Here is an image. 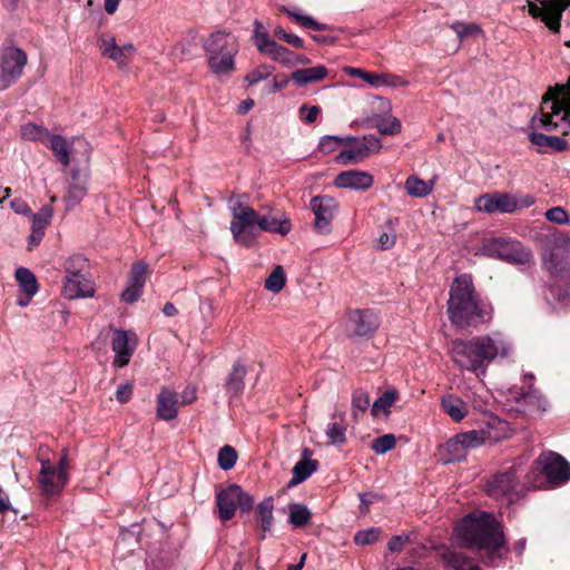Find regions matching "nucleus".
<instances>
[{
    "instance_id": "nucleus-2",
    "label": "nucleus",
    "mask_w": 570,
    "mask_h": 570,
    "mask_svg": "<svg viewBox=\"0 0 570 570\" xmlns=\"http://www.w3.org/2000/svg\"><path fill=\"white\" fill-rule=\"evenodd\" d=\"M453 535L460 546L487 550L483 560L487 566H497L502 557L501 549L505 543L502 528L490 513L475 512L464 517Z\"/></svg>"
},
{
    "instance_id": "nucleus-49",
    "label": "nucleus",
    "mask_w": 570,
    "mask_h": 570,
    "mask_svg": "<svg viewBox=\"0 0 570 570\" xmlns=\"http://www.w3.org/2000/svg\"><path fill=\"white\" fill-rule=\"evenodd\" d=\"M376 128L382 135H395L401 131L402 125L397 118L390 116L381 119L376 124Z\"/></svg>"
},
{
    "instance_id": "nucleus-53",
    "label": "nucleus",
    "mask_w": 570,
    "mask_h": 570,
    "mask_svg": "<svg viewBox=\"0 0 570 570\" xmlns=\"http://www.w3.org/2000/svg\"><path fill=\"white\" fill-rule=\"evenodd\" d=\"M147 265L144 262H137L132 265L129 283L144 287L146 283Z\"/></svg>"
},
{
    "instance_id": "nucleus-61",
    "label": "nucleus",
    "mask_w": 570,
    "mask_h": 570,
    "mask_svg": "<svg viewBox=\"0 0 570 570\" xmlns=\"http://www.w3.org/2000/svg\"><path fill=\"white\" fill-rule=\"evenodd\" d=\"M561 249L556 248L548 257L544 258V265L551 273H557L560 265Z\"/></svg>"
},
{
    "instance_id": "nucleus-45",
    "label": "nucleus",
    "mask_w": 570,
    "mask_h": 570,
    "mask_svg": "<svg viewBox=\"0 0 570 570\" xmlns=\"http://www.w3.org/2000/svg\"><path fill=\"white\" fill-rule=\"evenodd\" d=\"M237 460V453L230 445L223 446L218 452V465L222 470L232 469Z\"/></svg>"
},
{
    "instance_id": "nucleus-48",
    "label": "nucleus",
    "mask_w": 570,
    "mask_h": 570,
    "mask_svg": "<svg viewBox=\"0 0 570 570\" xmlns=\"http://www.w3.org/2000/svg\"><path fill=\"white\" fill-rule=\"evenodd\" d=\"M88 267L87 259L81 255L71 256L65 264L66 276L85 273Z\"/></svg>"
},
{
    "instance_id": "nucleus-17",
    "label": "nucleus",
    "mask_w": 570,
    "mask_h": 570,
    "mask_svg": "<svg viewBox=\"0 0 570 570\" xmlns=\"http://www.w3.org/2000/svg\"><path fill=\"white\" fill-rule=\"evenodd\" d=\"M137 346V335L132 331L116 330L111 342L115 352L114 364L122 367L127 365Z\"/></svg>"
},
{
    "instance_id": "nucleus-21",
    "label": "nucleus",
    "mask_w": 570,
    "mask_h": 570,
    "mask_svg": "<svg viewBox=\"0 0 570 570\" xmlns=\"http://www.w3.org/2000/svg\"><path fill=\"white\" fill-rule=\"evenodd\" d=\"M348 321L352 324V334L356 336L372 335L380 326V318L371 309H356L348 314Z\"/></svg>"
},
{
    "instance_id": "nucleus-3",
    "label": "nucleus",
    "mask_w": 570,
    "mask_h": 570,
    "mask_svg": "<svg viewBox=\"0 0 570 570\" xmlns=\"http://www.w3.org/2000/svg\"><path fill=\"white\" fill-rule=\"evenodd\" d=\"M511 344L500 333L475 336L471 340H456L451 344L452 361L462 370L478 373L497 360L507 357Z\"/></svg>"
},
{
    "instance_id": "nucleus-6",
    "label": "nucleus",
    "mask_w": 570,
    "mask_h": 570,
    "mask_svg": "<svg viewBox=\"0 0 570 570\" xmlns=\"http://www.w3.org/2000/svg\"><path fill=\"white\" fill-rule=\"evenodd\" d=\"M228 208L233 216L230 232L235 242L245 247L254 245L257 237L259 212L249 205L245 194L230 196Z\"/></svg>"
},
{
    "instance_id": "nucleus-39",
    "label": "nucleus",
    "mask_w": 570,
    "mask_h": 570,
    "mask_svg": "<svg viewBox=\"0 0 570 570\" xmlns=\"http://www.w3.org/2000/svg\"><path fill=\"white\" fill-rule=\"evenodd\" d=\"M404 188L410 196L422 198L432 191L433 184L424 181L416 176H410L405 180Z\"/></svg>"
},
{
    "instance_id": "nucleus-63",
    "label": "nucleus",
    "mask_w": 570,
    "mask_h": 570,
    "mask_svg": "<svg viewBox=\"0 0 570 570\" xmlns=\"http://www.w3.org/2000/svg\"><path fill=\"white\" fill-rule=\"evenodd\" d=\"M409 85V81L403 79L400 76L391 75V73H384V87H406Z\"/></svg>"
},
{
    "instance_id": "nucleus-13",
    "label": "nucleus",
    "mask_w": 570,
    "mask_h": 570,
    "mask_svg": "<svg viewBox=\"0 0 570 570\" xmlns=\"http://www.w3.org/2000/svg\"><path fill=\"white\" fill-rule=\"evenodd\" d=\"M382 149L380 138L373 135H366L362 138L348 137L344 142V149L335 157L336 163L348 165L362 161Z\"/></svg>"
},
{
    "instance_id": "nucleus-16",
    "label": "nucleus",
    "mask_w": 570,
    "mask_h": 570,
    "mask_svg": "<svg viewBox=\"0 0 570 570\" xmlns=\"http://www.w3.org/2000/svg\"><path fill=\"white\" fill-rule=\"evenodd\" d=\"M309 205L315 216L314 228L320 234H327L337 209L336 200L330 196H315Z\"/></svg>"
},
{
    "instance_id": "nucleus-59",
    "label": "nucleus",
    "mask_w": 570,
    "mask_h": 570,
    "mask_svg": "<svg viewBox=\"0 0 570 570\" xmlns=\"http://www.w3.org/2000/svg\"><path fill=\"white\" fill-rule=\"evenodd\" d=\"M141 286L128 283L127 287L121 293V299L126 303L136 302L142 293Z\"/></svg>"
},
{
    "instance_id": "nucleus-31",
    "label": "nucleus",
    "mask_w": 570,
    "mask_h": 570,
    "mask_svg": "<svg viewBox=\"0 0 570 570\" xmlns=\"http://www.w3.org/2000/svg\"><path fill=\"white\" fill-rule=\"evenodd\" d=\"M400 399V393L394 387H389L386 391L380 395L371 407V414L375 417L390 415L391 406Z\"/></svg>"
},
{
    "instance_id": "nucleus-41",
    "label": "nucleus",
    "mask_w": 570,
    "mask_h": 570,
    "mask_svg": "<svg viewBox=\"0 0 570 570\" xmlns=\"http://www.w3.org/2000/svg\"><path fill=\"white\" fill-rule=\"evenodd\" d=\"M20 134L23 139L47 144L50 132L42 126L36 124H26L21 127Z\"/></svg>"
},
{
    "instance_id": "nucleus-58",
    "label": "nucleus",
    "mask_w": 570,
    "mask_h": 570,
    "mask_svg": "<svg viewBox=\"0 0 570 570\" xmlns=\"http://www.w3.org/2000/svg\"><path fill=\"white\" fill-rule=\"evenodd\" d=\"M342 142L343 139L336 136H325L320 140L318 149L325 154H330L334 151Z\"/></svg>"
},
{
    "instance_id": "nucleus-10",
    "label": "nucleus",
    "mask_w": 570,
    "mask_h": 570,
    "mask_svg": "<svg viewBox=\"0 0 570 570\" xmlns=\"http://www.w3.org/2000/svg\"><path fill=\"white\" fill-rule=\"evenodd\" d=\"M535 469L529 471L531 479H542L553 485H560L570 480V464L558 453H542L535 461Z\"/></svg>"
},
{
    "instance_id": "nucleus-64",
    "label": "nucleus",
    "mask_w": 570,
    "mask_h": 570,
    "mask_svg": "<svg viewBox=\"0 0 570 570\" xmlns=\"http://www.w3.org/2000/svg\"><path fill=\"white\" fill-rule=\"evenodd\" d=\"M548 4L557 13V19H562L563 12L570 6V0H549Z\"/></svg>"
},
{
    "instance_id": "nucleus-54",
    "label": "nucleus",
    "mask_w": 570,
    "mask_h": 570,
    "mask_svg": "<svg viewBox=\"0 0 570 570\" xmlns=\"http://www.w3.org/2000/svg\"><path fill=\"white\" fill-rule=\"evenodd\" d=\"M460 39L475 36L481 32V28L475 23L455 22L451 26Z\"/></svg>"
},
{
    "instance_id": "nucleus-55",
    "label": "nucleus",
    "mask_w": 570,
    "mask_h": 570,
    "mask_svg": "<svg viewBox=\"0 0 570 570\" xmlns=\"http://www.w3.org/2000/svg\"><path fill=\"white\" fill-rule=\"evenodd\" d=\"M544 216L549 222L559 225L567 224L569 222L568 213L560 206L548 209Z\"/></svg>"
},
{
    "instance_id": "nucleus-51",
    "label": "nucleus",
    "mask_w": 570,
    "mask_h": 570,
    "mask_svg": "<svg viewBox=\"0 0 570 570\" xmlns=\"http://www.w3.org/2000/svg\"><path fill=\"white\" fill-rule=\"evenodd\" d=\"M353 415L356 416L357 412H365L370 407V396L362 390H356L352 396Z\"/></svg>"
},
{
    "instance_id": "nucleus-20",
    "label": "nucleus",
    "mask_w": 570,
    "mask_h": 570,
    "mask_svg": "<svg viewBox=\"0 0 570 570\" xmlns=\"http://www.w3.org/2000/svg\"><path fill=\"white\" fill-rule=\"evenodd\" d=\"M62 293L68 299H77L94 296L95 288L86 273H80L65 276Z\"/></svg>"
},
{
    "instance_id": "nucleus-33",
    "label": "nucleus",
    "mask_w": 570,
    "mask_h": 570,
    "mask_svg": "<svg viewBox=\"0 0 570 570\" xmlns=\"http://www.w3.org/2000/svg\"><path fill=\"white\" fill-rule=\"evenodd\" d=\"M72 183L67 189L65 203L68 209L76 207L86 196L87 187L83 183L79 181V173L73 170L71 174Z\"/></svg>"
},
{
    "instance_id": "nucleus-1",
    "label": "nucleus",
    "mask_w": 570,
    "mask_h": 570,
    "mask_svg": "<svg viewBox=\"0 0 570 570\" xmlns=\"http://www.w3.org/2000/svg\"><path fill=\"white\" fill-rule=\"evenodd\" d=\"M446 305L449 320L458 328L478 327L492 320L491 304L479 298L469 274L454 278Z\"/></svg>"
},
{
    "instance_id": "nucleus-8",
    "label": "nucleus",
    "mask_w": 570,
    "mask_h": 570,
    "mask_svg": "<svg viewBox=\"0 0 570 570\" xmlns=\"http://www.w3.org/2000/svg\"><path fill=\"white\" fill-rule=\"evenodd\" d=\"M483 256L500 259L517 266L533 264V255L519 240L504 237H491L482 242L479 249Z\"/></svg>"
},
{
    "instance_id": "nucleus-11",
    "label": "nucleus",
    "mask_w": 570,
    "mask_h": 570,
    "mask_svg": "<svg viewBox=\"0 0 570 570\" xmlns=\"http://www.w3.org/2000/svg\"><path fill=\"white\" fill-rule=\"evenodd\" d=\"M216 505L219 519L226 522L235 515L237 508L242 512H249L254 505V498L234 483L217 492Z\"/></svg>"
},
{
    "instance_id": "nucleus-15",
    "label": "nucleus",
    "mask_w": 570,
    "mask_h": 570,
    "mask_svg": "<svg viewBox=\"0 0 570 570\" xmlns=\"http://www.w3.org/2000/svg\"><path fill=\"white\" fill-rule=\"evenodd\" d=\"M515 206L514 195L502 191L483 194L474 202L475 209L485 214H511L515 212Z\"/></svg>"
},
{
    "instance_id": "nucleus-9",
    "label": "nucleus",
    "mask_w": 570,
    "mask_h": 570,
    "mask_svg": "<svg viewBox=\"0 0 570 570\" xmlns=\"http://www.w3.org/2000/svg\"><path fill=\"white\" fill-rule=\"evenodd\" d=\"M461 444L469 450L476 449L487 443H497L503 439L509 438L510 426L507 421L498 416H489L484 424L476 430L459 433Z\"/></svg>"
},
{
    "instance_id": "nucleus-46",
    "label": "nucleus",
    "mask_w": 570,
    "mask_h": 570,
    "mask_svg": "<svg viewBox=\"0 0 570 570\" xmlns=\"http://www.w3.org/2000/svg\"><path fill=\"white\" fill-rule=\"evenodd\" d=\"M387 227L386 230H383L377 239L379 248L382 250L389 249L394 246L396 240V234L394 228V220L389 219L386 222Z\"/></svg>"
},
{
    "instance_id": "nucleus-14",
    "label": "nucleus",
    "mask_w": 570,
    "mask_h": 570,
    "mask_svg": "<svg viewBox=\"0 0 570 570\" xmlns=\"http://www.w3.org/2000/svg\"><path fill=\"white\" fill-rule=\"evenodd\" d=\"M41 469L38 474V484L41 493L46 498L59 494L69 481V475L63 471H58L48 459H41Z\"/></svg>"
},
{
    "instance_id": "nucleus-23",
    "label": "nucleus",
    "mask_w": 570,
    "mask_h": 570,
    "mask_svg": "<svg viewBox=\"0 0 570 570\" xmlns=\"http://www.w3.org/2000/svg\"><path fill=\"white\" fill-rule=\"evenodd\" d=\"M511 397L519 404L520 410L529 411L530 413H541L546 411L547 402L539 391L529 387L513 389L510 392Z\"/></svg>"
},
{
    "instance_id": "nucleus-62",
    "label": "nucleus",
    "mask_w": 570,
    "mask_h": 570,
    "mask_svg": "<svg viewBox=\"0 0 570 570\" xmlns=\"http://www.w3.org/2000/svg\"><path fill=\"white\" fill-rule=\"evenodd\" d=\"M132 385L129 383L120 384L116 391V399L120 403H126L131 399Z\"/></svg>"
},
{
    "instance_id": "nucleus-47",
    "label": "nucleus",
    "mask_w": 570,
    "mask_h": 570,
    "mask_svg": "<svg viewBox=\"0 0 570 570\" xmlns=\"http://www.w3.org/2000/svg\"><path fill=\"white\" fill-rule=\"evenodd\" d=\"M331 444H343L346 441L345 426L338 422H332L325 430Z\"/></svg>"
},
{
    "instance_id": "nucleus-12",
    "label": "nucleus",
    "mask_w": 570,
    "mask_h": 570,
    "mask_svg": "<svg viewBox=\"0 0 570 570\" xmlns=\"http://www.w3.org/2000/svg\"><path fill=\"white\" fill-rule=\"evenodd\" d=\"M27 53L14 46L4 48L0 53V91L14 85L27 66Z\"/></svg>"
},
{
    "instance_id": "nucleus-26",
    "label": "nucleus",
    "mask_w": 570,
    "mask_h": 570,
    "mask_svg": "<svg viewBox=\"0 0 570 570\" xmlns=\"http://www.w3.org/2000/svg\"><path fill=\"white\" fill-rule=\"evenodd\" d=\"M274 501L272 497L265 498L255 509V521L259 528V538L263 540L266 538V533L271 531L274 517Z\"/></svg>"
},
{
    "instance_id": "nucleus-50",
    "label": "nucleus",
    "mask_w": 570,
    "mask_h": 570,
    "mask_svg": "<svg viewBox=\"0 0 570 570\" xmlns=\"http://www.w3.org/2000/svg\"><path fill=\"white\" fill-rule=\"evenodd\" d=\"M381 529L370 528L366 530L357 531L354 535V542L358 546L372 544L377 541L381 535Z\"/></svg>"
},
{
    "instance_id": "nucleus-60",
    "label": "nucleus",
    "mask_w": 570,
    "mask_h": 570,
    "mask_svg": "<svg viewBox=\"0 0 570 570\" xmlns=\"http://www.w3.org/2000/svg\"><path fill=\"white\" fill-rule=\"evenodd\" d=\"M411 541L410 534L394 535L387 543L389 551L395 553L400 552L406 543Z\"/></svg>"
},
{
    "instance_id": "nucleus-19",
    "label": "nucleus",
    "mask_w": 570,
    "mask_h": 570,
    "mask_svg": "<svg viewBox=\"0 0 570 570\" xmlns=\"http://www.w3.org/2000/svg\"><path fill=\"white\" fill-rule=\"evenodd\" d=\"M292 229V224L285 213L274 209H268L266 213L259 212L257 219V235L261 232L287 235Z\"/></svg>"
},
{
    "instance_id": "nucleus-35",
    "label": "nucleus",
    "mask_w": 570,
    "mask_h": 570,
    "mask_svg": "<svg viewBox=\"0 0 570 570\" xmlns=\"http://www.w3.org/2000/svg\"><path fill=\"white\" fill-rule=\"evenodd\" d=\"M245 375L246 367L240 363H235L225 384L228 394L237 396L243 392Z\"/></svg>"
},
{
    "instance_id": "nucleus-56",
    "label": "nucleus",
    "mask_w": 570,
    "mask_h": 570,
    "mask_svg": "<svg viewBox=\"0 0 570 570\" xmlns=\"http://www.w3.org/2000/svg\"><path fill=\"white\" fill-rule=\"evenodd\" d=\"M321 114V108L318 106H308L302 105L298 109L299 118L305 124H313Z\"/></svg>"
},
{
    "instance_id": "nucleus-22",
    "label": "nucleus",
    "mask_w": 570,
    "mask_h": 570,
    "mask_svg": "<svg viewBox=\"0 0 570 570\" xmlns=\"http://www.w3.org/2000/svg\"><path fill=\"white\" fill-rule=\"evenodd\" d=\"M257 49L273 60L291 68L293 51L278 45L267 32H257Z\"/></svg>"
},
{
    "instance_id": "nucleus-18",
    "label": "nucleus",
    "mask_w": 570,
    "mask_h": 570,
    "mask_svg": "<svg viewBox=\"0 0 570 570\" xmlns=\"http://www.w3.org/2000/svg\"><path fill=\"white\" fill-rule=\"evenodd\" d=\"M98 47L104 57L114 60L116 63L122 66L134 57L136 48L131 43L118 46L116 38L108 33H102L98 39Z\"/></svg>"
},
{
    "instance_id": "nucleus-27",
    "label": "nucleus",
    "mask_w": 570,
    "mask_h": 570,
    "mask_svg": "<svg viewBox=\"0 0 570 570\" xmlns=\"http://www.w3.org/2000/svg\"><path fill=\"white\" fill-rule=\"evenodd\" d=\"M548 2L549 0H542L540 1L541 6L530 2L529 13L533 18H540L551 31L558 33L561 27V19H557V13L550 8Z\"/></svg>"
},
{
    "instance_id": "nucleus-38",
    "label": "nucleus",
    "mask_w": 570,
    "mask_h": 570,
    "mask_svg": "<svg viewBox=\"0 0 570 570\" xmlns=\"http://www.w3.org/2000/svg\"><path fill=\"white\" fill-rule=\"evenodd\" d=\"M312 518L308 508L301 503H292L288 505V522L295 528L306 525Z\"/></svg>"
},
{
    "instance_id": "nucleus-7",
    "label": "nucleus",
    "mask_w": 570,
    "mask_h": 570,
    "mask_svg": "<svg viewBox=\"0 0 570 570\" xmlns=\"http://www.w3.org/2000/svg\"><path fill=\"white\" fill-rule=\"evenodd\" d=\"M522 464H513L507 471L495 474L487 484V492L493 498H507L512 500L524 490L540 489L543 480L531 479L530 473L524 474Z\"/></svg>"
},
{
    "instance_id": "nucleus-57",
    "label": "nucleus",
    "mask_w": 570,
    "mask_h": 570,
    "mask_svg": "<svg viewBox=\"0 0 570 570\" xmlns=\"http://www.w3.org/2000/svg\"><path fill=\"white\" fill-rule=\"evenodd\" d=\"M557 110L560 112V116L557 117L560 129L564 135L570 136V106H559L557 104Z\"/></svg>"
},
{
    "instance_id": "nucleus-5",
    "label": "nucleus",
    "mask_w": 570,
    "mask_h": 570,
    "mask_svg": "<svg viewBox=\"0 0 570 570\" xmlns=\"http://www.w3.org/2000/svg\"><path fill=\"white\" fill-rule=\"evenodd\" d=\"M210 71L217 77H228L235 71V57L239 46L235 36L225 31L212 33L204 43Z\"/></svg>"
},
{
    "instance_id": "nucleus-42",
    "label": "nucleus",
    "mask_w": 570,
    "mask_h": 570,
    "mask_svg": "<svg viewBox=\"0 0 570 570\" xmlns=\"http://www.w3.org/2000/svg\"><path fill=\"white\" fill-rule=\"evenodd\" d=\"M286 283L285 273L282 266H276L269 276L265 281V288L278 293L281 292Z\"/></svg>"
},
{
    "instance_id": "nucleus-32",
    "label": "nucleus",
    "mask_w": 570,
    "mask_h": 570,
    "mask_svg": "<svg viewBox=\"0 0 570 570\" xmlns=\"http://www.w3.org/2000/svg\"><path fill=\"white\" fill-rule=\"evenodd\" d=\"M281 11L303 28L315 31H324L328 29L327 24L317 22L312 16L304 14L298 8L289 9L283 6Z\"/></svg>"
},
{
    "instance_id": "nucleus-25",
    "label": "nucleus",
    "mask_w": 570,
    "mask_h": 570,
    "mask_svg": "<svg viewBox=\"0 0 570 570\" xmlns=\"http://www.w3.org/2000/svg\"><path fill=\"white\" fill-rule=\"evenodd\" d=\"M156 415L159 420L171 421L178 415V400L174 391L163 387L157 396Z\"/></svg>"
},
{
    "instance_id": "nucleus-29",
    "label": "nucleus",
    "mask_w": 570,
    "mask_h": 570,
    "mask_svg": "<svg viewBox=\"0 0 570 570\" xmlns=\"http://www.w3.org/2000/svg\"><path fill=\"white\" fill-rule=\"evenodd\" d=\"M440 557L450 570H481L472 560L446 547L441 549Z\"/></svg>"
},
{
    "instance_id": "nucleus-40",
    "label": "nucleus",
    "mask_w": 570,
    "mask_h": 570,
    "mask_svg": "<svg viewBox=\"0 0 570 570\" xmlns=\"http://www.w3.org/2000/svg\"><path fill=\"white\" fill-rule=\"evenodd\" d=\"M443 450L446 452V462L463 460L468 454V451L465 446L461 444V440L458 434L444 444Z\"/></svg>"
},
{
    "instance_id": "nucleus-28",
    "label": "nucleus",
    "mask_w": 570,
    "mask_h": 570,
    "mask_svg": "<svg viewBox=\"0 0 570 570\" xmlns=\"http://www.w3.org/2000/svg\"><path fill=\"white\" fill-rule=\"evenodd\" d=\"M328 75V70L325 66L320 65L305 69H297L291 75V80L298 87L306 86L322 81Z\"/></svg>"
},
{
    "instance_id": "nucleus-44",
    "label": "nucleus",
    "mask_w": 570,
    "mask_h": 570,
    "mask_svg": "<svg viewBox=\"0 0 570 570\" xmlns=\"http://www.w3.org/2000/svg\"><path fill=\"white\" fill-rule=\"evenodd\" d=\"M396 439L394 434L387 433L373 440L371 449L376 454H384L395 448Z\"/></svg>"
},
{
    "instance_id": "nucleus-52",
    "label": "nucleus",
    "mask_w": 570,
    "mask_h": 570,
    "mask_svg": "<svg viewBox=\"0 0 570 570\" xmlns=\"http://www.w3.org/2000/svg\"><path fill=\"white\" fill-rule=\"evenodd\" d=\"M273 70H274L273 67L267 66V65H262V66L257 67L256 69H254L253 71H250L245 77V80L250 86H253L262 80L267 79L272 75Z\"/></svg>"
},
{
    "instance_id": "nucleus-4",
    "label": "nucleus",
    "mask_w": 570,
    "mask_h": 570,
    "mask_svg": "<svg viewBox=\"0 0 570 570\" xmlns=\"http://www.w3.org/2000/svg\"><path fill=\"white\" fill-rule=\"evenodd\" d=\"M560 112L557 110V102L551 100H544L541 104L540 112L532 116L529 124L528 138L530 142L537 147L539 153H546L547 150L563 151L568 147V142L558 136H548L541 132L553 131L560 128V124L557 117Z\"/></svg>"
},
{
    "instance_id": "nucleus-34",
    "label": "nucleus",
    "mask_w": 570,
    "mask_h": 570,
    "mask_svg": "<svg viewBox=\"0 0 570 570\" xmlns=\"http://www.w3.org/2000/svg\"><path fill=\"white\" fill-rule=\"evenodd\" d=\"M46 145L52 150L55 156L63 166H68L70 164L71 149L69 142L63 137L49 134Z\"/></svg>"
},
{
    "instance_id": "nucleus-37",
    "label": "nucleus",
    "mask_w": 570,
    "mask_h": 570,
    "mask_svg": "<svg viewBox=\"0 0 570 570\" xmlns=\"http://www.w3.org/2000/svg\"><path fill=\"white\" fill-rule=\"evenodd\" d=\"M317 469L315 460H299L293 468L289 485H297L308 479Z\"/></svg>"
},
{
    "instance_id": "nucleus-24",
    "label": "nucleus",
    "mask_w": 570,
    "mask_h": 570,
    "mask_svg": "<svg viewBox=\"0 0 570 570\" xmlns=\"http://www.w3.org/2000/svg\"><path fill=\"white\" fill-rule=\"evenodd\" d=\"M334 184L338 188L366 190L373 185V176L367 171L346 170L336 176Z\"/></svg>"
},
{
    "instance_id": "nucleus-43",
    "label": "nucleus",
    "mask_w": 570,
    "mask_h": 570,
    "mask_svg": "<svg viewBox=\"0 0 570 570\" xmlns=\"http://www.w3.org/2000/svg\"><path fill=\"white\" fill-rule=\"evenodd\" d=\"M53 212L49 206H43L37 214H32L31 229L45 233L47 226L50 224Z\"/></svg>"
},
{
    "instance_id": "nucleus-30",
    "label": "nucleus",
    "mask_w": 570,
    "mask_h": 570,
    "mask_svg": "<svg viewBox=\"0 0 570 570\" xmlns=\"http://www.w3.org/2000/svg\"><path fill=\"white\" fill-rule=\"evenodd\" d=\"M441 407L455 422L462 421L469 411L466 403L453 394H446L441 399Z\"/></svg>"
},
{
    "instance_id": "nucleus-36",
    "label": "nucleus",
    "mask_w": 570,
    "mask_h": 570,
    "mask_svg": "<svg viewBox=\"0 0 570 570\" xmlns=\"http://www.w3.org/2000/svg\"><path fill=\"white\" fill-rule=\"evenodd\" d=\"M16 279L21 288V291L31 298L38 292V283L35 274L26 268L19 267L16 271Z\"/></svg>"
}]
</instances>
